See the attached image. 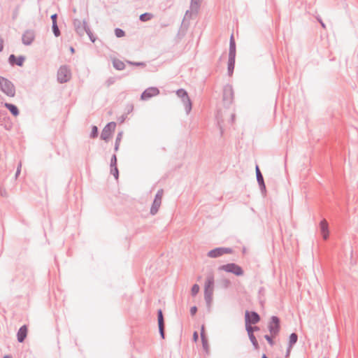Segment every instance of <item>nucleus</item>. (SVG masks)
<instances>
[{
  "mask_svg": "<svg viewBox=\"0 0 358 358\" xmlns=\"http://www.w3.org/2000/svg\"><path fill=\"white\" fill-rule=\"evenodd\" d=\"M0 90L10 97L15 95V87L8 79L0 76Z\"/></svg>",
  "mask_w": 358,
  "mask_h": 358,
  "instance_id": "nucleus-1",
  "label": "nucleus"
},
{
  "mask_svg": "<svg viewBox=\"0 0 358 358\" xmlns=\"http://www.w3.org/2000/svg\"><path fill=\"white\" fill-rule=\"evenodd\" d=\"M218 270L230 273L236 276H242L244 274L243 268L236 263H227L218 267Z\"/></svg>",
  "mask_w": 358,
  "mask_h": 358,
  "instance_id": "nucleus-2",
  "label": "nucleus"
},
{
  "mask_svg": "<svg viewBox=\"0 0 358 358\" xmlns=\"http://www.w3.org/2000/svg\"><path fill=\"white\" fill-rule=\"evenodd\" d=\"M176 95L180 97L185 106V110L187 114H189L192 108V103L188 95L187 92L183 89L180 88L176 90Z\"/></svg>",
  "mask_w": 358,
  "mask_h": 358,
  "instance_id": "nucleus-3",
  "label": "nucleus"
},
{
  "mask_svg": "<svg viewBox=\"0 0 358 358\" xmlns=\"http://www.w3.org/2000/svg\"><path fill=\"white\" fill-rule=\"evenodd\" d=\"M71 78V70L67 65H62L57 71V81L60 84H64L70 80Z\"/></svg>",
  "mask_w": 358,
  "mask_h": 358,
  "instance_id": "nucleus-4",
  "label": "nucleus"
},
{
  "mask_svg": "<svg viewBox=\"0 0 358 358\" xmlns=\"http://www.w3.org/2000/svg\"><path fill=\"white\" fill-rule=\"evenodd\" d=\"M268 329L273 337L278 336L280 331V319L276 315H272L268 322Z\"/></svg>",
  "mask_w": 358,
  "mask_h": 358,
  "instance_id": "nucleus-5",
  "label": "nucleus"
},
{
  "mask_svg": "<svg viewBox=\"0 0 358 358\" xmlns=\"http://www.w3.org/2000/svg\"><path fill=\"white\" fill-rule=\"evenodd\" d=\"M234 250L231 248L217 247L207 252V257L210 258H217L226 254H231Z\"/></svg>",
  "mask_w": 358,
  "mask_h": 358,
  "instance_id": "nucleus-6",
  "label": "nucleus"
},
{
  "mask_svg": "<svg viewBox=\"0 0 358 358\" xmlns=\"http://www.w3.org/2000/svg\"><path fill=\"white\" fill-rule=\"evenodd\" d=\"M116 122H110L107 123L106 125L102 129V131L101 133V139L105 141L106 142H108L110 136H112L113 133L114 132Z\"/></svg>",
  "mask_w": 358,
  "mask_h": 358,
  "instance_id": "nucleus-7",
  "label": "nucleus"
},
{
  "mask_svg": "<svg viewBox=\"0 0 358 358\" xmlns=\"http://www.w3.org/2000/svg\"><path fill=\"white\" fill-rule=\"evenodd\" d=\"M234 99V89L231 85L227 84L223 89V101L225 106L229 107Z\"/></svg>",
  "mask_w": 358,
  "mask_h": 358,
  "instance_id": "nucleus-8",
  "label": "nucleus"
},
{
  "mask_svg": "<svg viewBox=\"0 0 358 358\" xmlns=\"http://www.w3.org/2000/svg\"><path fill=\"white\" fill-rule=\"evenodd\" d=\"M162 195L163 189H160L157 192L150 210V213L152 215H155L157 213L162 203Z\"/></svg>",
  "mask_w": 358,
  "mask_h": 358,
  "instance_id": "nucleus-9",
  "label": "nucleus"
},
{
  "mask_svg": "<svg viewBox=\"0 0 358 358\" xmlns=\"http://www.w3.org/2000/svg\"><path fill=\"white\" fill-rule=\"evenodd\" d=\"M159 92V90L157 87H149L141 93V99L147 101L153 96H157Z\"/></svg>",
  "mask_w": 358,
  "mask_h": 358,
  "instance_id": "nucleus-10",
  "label": "nucleus"
},
{
  "mask_svg": "<svg viewBox=\"0 0 358 358\" xmlns=\"http://www.w3.org/2000/svg\"><path fill=\"white\" fill-rule=\"evenodd\" d=\"M261 320L260 315L254 310H246L245 313V323L256 324Z\"/></svg>",
  "mask_w": 358,
  "mask_h": 358,
  "instance_id": "nucleus-11",
  "label": "nucleus"
},
{
  "mask_svg": "<svg viewBox=\"0 0 358 358\" xmlns=\"http://www.w3.org/2000/svg\"><path fill=\"white\" fill-rule=\"evenodd\" d=\"M157 323L160 337L162 339H165V322L162 309L157 310Z\"/></svg>",
  "mask_w": 358,
  "mask_h": 358,
  "instance_id": "nucleus-12",
  "label": "nucleus"
},
{
  "mask_svg": "<svg viewBox=\"0 0 358 358\" xmlns=\"http://www.w3.org/2000/svg\"><path fill=\"white\" fill-rule=\"evenodd\" d=\"M255 172H256V178L258 185L261 190V193L262 195L265 196L266 194V187L264 182L263 175L259 169V166L257 164L255 166Z\"/></svg>",
  "mask_w": 358,
  "mask_h": 358,
  "instance_id": "nucleus-13",
  "label": "nucleus"
},
{
  "mask_svg": "<svg viewBox=\"0 0 358 358\" xmlns=\"http://www.w3.org/2000/svg\"><path fill=\"white\" fill-rule=\"evenodd\" d=\"M26 57L24 55L15 56L14 54H11L9 55L8 62L9 64L12 66H17L22 67L24 65Z\"/></svg>",
  "mask_w": 358,
  "mask_h": 358,
  "instance_id": "nucleus-14",
  "label": "nucleus"
},
{
  "mask_svg": "<svg viewBox=\"0 0 358 358\" xmlns=\"http://www.w3.org/2000/svg\"><path fill=\"white\" fill-rule=\"evenodd\" d=\"M35 39V32L32 29H27L22 36V42L25 45H30Z\"/></svg>",
  "mask_w": 358,
  "mask_h": 358,
  "instance_id": "nucleus-15",
  "label": "nucleus"
},
{
  "mask_svg": "<svg viewBox=\"0 0 358 358\" xmlns=\"http://www.w3.org/2000/svg\"><path fill=\"white\" fill-rule=\"evenodd\" d=\"M320 230L321 232V234L322 236V238L324 240H327L329 236V224L326 220L323 219L320 222Z\"/></svg>",
  "mask_w": 358,
  "mask_h": 358,
  "instance_id": "nucleus-16",
  "label": "nucleus"
},
{
  "mask_svg": "<svg viewBox=\"0 0 358 358\" xmlns=\"http://www.w3.org/2000/svg\"><path fill=\"white\" fill-rule=\"evenodd\" d=\"M28 332V328L26 324H24L20 327L17 332V339L19 343H23L27 338Z\"/></svg>",
  "mask_w": 358,
  "mask_h": 358,
  "instance_id": "nucleus-17",
  "label": "nucleus"
},
{
  "mask_svg": "<svg viewBox=\"0 0 358 358\" xmlns=\"http://www.w3.org/2000/svg\"><path fill=\"white\" fill-rule=\"evenodd\" d=\"M215 284L214 275L213 273L208 274L204 283V289H213Z\"/></svg>",
  "mask_w": 358,
  "mask_h": 358,
  "instance_id": "nucleus-18",
  "label": "nucleus"
},
{
  "mask_svg": "<svg viewBox=\"0 0 358 358\" xmlns=\"http://www.w3.org/2000/svg\"><path fill=\"white\" fill-rule=\"evenodd\" d=\"M236 56H229L227 62V74L232 76L235 68Z\"/></svg>",
  "mask_w": 358,
  "mask_h": 358,
  "instance_id": "nucleus-19",
  "label": "nucleus"
},
{
  "mask_svg": "<svg viewBox=\"0 0 358 358\" xmlns=\"http://www.w3.org/2000/svg\"><path fill=\"white\" fill-rule=\"evenodd\" d=\"M73 26L75 27V30L76 33L79 36H83L84 34V21L82 22L80 20L78 19H75L73 20Z\"/></svg>",
  "mask_w": 358,
  "mask_h": 358,
  "instance_id": "nucleus-20",
  "label": "nucleus"
},
{
  "mask_svg": "<svg viewBox=\"0 0 358 358\" xmlns=\"http://www.w3.org/2000/svg\"><path fill=\"white\" fill-rule=\"evenodd\" d=\"M4 107L13 115L14 117H17L20 114V110L17 106L11 103L6 102L4 103Z\"/></svg>",
  "mask_w": 358,
  "mask_h": 358,
  "instance_id": "nucleus-21",
  "label": "nucleus"
},
{
  "mask_svg": "<svg viewBox=\"0 0 358 358\" xmlns=\"http://www.w3.org/2000/svg\"><path fill=\"white\" fill-rule=\"evenodd\" d=\"M236 41L234 39V34H232L231 35L230 39H229V56H236Z\"/></svg>",
  "mask_w": 358,
  "mask_h": 358,
  "instance_id": "nucleus-22",
  "label": "nucleus"
},
{
  "mask_svg": "<svg viewBox=\"0 0 358 358\" xmlns=\"http://www.w3.org/2000/svg\"><path fill=\"white\" fill-rule=\"evenodd\" d=\"M84 32H85L92 43H94L96 40V37L94 35L93 32L90 29L87 22L84 20Z\"/></svg>",
  "mask_w": 358,
  "mask_h": 358,
  "instance_id": "nucleus-23",
  "label": "nucleus"
},
{
  "mask_svg": "<svg viewBox=\"0 0 358 358\" xmlns=\"http://www.w3.org/2000/svg\"><path fill=\"white\" fill-rule=\"evenodd\" d=\"M213 289H204V299L208 306H210L213 300Z\"/></svg>",
  "mask_w": 358,
  "mask_h": 358,
  "instance_id": "nucleus-24",
  "label": "nucleus"
},
{
  "mask_svg": "<svg viewBox=\"0 0 358 358\" xmlns=\"http://www.w3.org/2000/svg\"><path fill=\"white\" fill-rule=\"evenodd\" d=\"M113 66L116 70L118 71H122L125 69L124 63L119 59H114L113 60Z\"/></svg>",
  "mask_w": 358,
  "mask_h": 358,
  "instance_id": "nucleus-25",
  "label": "nucleus"
},
{
  "mask_svg": "<svg viewBox=\"0 0 358 358\" xmlns=\"http://www.w3.org/2000/svg\"><path fill=\"white\" fill-rule=\"evenodd\" d=\"M298 334L296 333H292L289 336L288 345L289 348H292L297 343Z\"/></svg>",
  "mask_w": 358,
  "mask_h": 358,
  "instance_id": "nucleus-26",
  "label": "nucleus"
},
{
  "mask_svg": "<svg viewBox=\"0 0 358 358\" xmlns=\"http://www.w3.org/2000/svg\"><path fill=\"white\" fill-rule=\"evenodd\" d=\"M201 343H202V348H203V350L205 354L206 355H209V354H210V345H209V343H208V338H203L202 336Z\"/></svg>",
  "mask_w": 358,
  "mask_h": 358,
  "instance_id": "nucleus-27",
  "label": "nucleus"
},
{
  "mask_svg": "<svg viewBox=\"0 0 358 358\" xmlns=\"http://www.w3.org/2000/svg\"><path fill=\"white\" fill-rule=\"evenodd\" d=\"M154 17V15L151 13H144L140 15L139 20L143 22H145L151 20Z\"/></svg>",
  "mask_w": 358,
  "mask_h": 358,
  "instance_id": "nucleus-28",
  "label": "nucleus"
},
{
  "mask_svg": "<svg viewBox=\"0 0 358 358\" xmlns=\"http://www.w3.org/2000/svg\"><path fill=\"white\" fill-rule=\"evenodd\" d=\"M195 13V11H192V9H191V10H187V11H186L185 15V17H184V19H183V21H182V24H183L184 21H185V19L186 17H189V18H190V17H192V13ZM182 25H181V27H182ZM180 29H182V27H181ZM185 31H182V30H181V29H180V30H179V31H178V36L180 38V37L184 36H185Z\"/></svg>",
  "mask_w": 358,
  "mask_h": 358,
  "instance_id": "nucleus-29",
  "label": "nucleus"
},
{
  "mask_svg": "<svg viewBox=\"0 0 358 358\" xmlns=\"http://www.w3.org/2000/svg\"><path fill=\"white\" fill-rule=\"evenodd\" d=\"M122 135H123V131H119L117 133V134L115 142V145H114V151L115 152H117L118 150H119L120 143V141L122 140Z\"/></svg>",
  "mask_w": 358,
  "mask_h": 358,
  "instance_id": "nucleus-30",
  "label": "nucleus"
},
{
  "mask_svg": "<svg viewBox=\"0 0 358 358\" xmlns=\"http://www.w3.org/2000/svg\"><path fill=\"white\" fill-rule=\"evenodd\" d=\"M201 1V0H191L190 8L192 10V11H195L196 13H198Z\"/></svg>",
  "mask_w": 358,
  "mask_h": 358,
  "instance_id": "nucleus-31",
  "label": "nucleus"
},
{
  "mask_svg": "<svg viewBox=\"0 0 358 358\" xmlns=\"http://www.w3.org/2000/svg\"><path fill=\"white\" fill-rule=\"evenodd\" d=\"M266 289L264 287H260L258 289V299L260 303H264V296Z\"/></svg>",
  "mask_w": 358,
  "mask_h": 358,
  "instance_id": "nucleus-32",
  "label": "nucleus"
},
{
  "mask_svg": "<svg viewBox=\"0 0 358 358\" xmlns=\"http://www.w3.org/2000/svg\"><path fill=\"white\" fill-rule=\"evenodd\" d=\"M99 134V129L96 125L92 126V131L90 134V138H96L98 137Z\"/></svg>",
  "mask_w": 358,
  "mask_h": 358,
  "instance_id": "nucleus-33",
  "label": "nucleus"
},
{
  "mask_svg": "<svg viewBox=\"0 0 358 358\" xmlns=\"http://www.w3.org/2000/svg\"><path fill=\"white\" fill-rule=\"evenodd\" d=\"M52 31L55 37H59L61 35V31L59 29L57 23L52 24Z\"/></svg>",
  "mask_w": 358,
  "mask_h": 358,
  "instance_id": "nucleus-34",
  "label": "nucleus"
},
{
  "mask_svg": "<svg viewBox=\"0 0 358 358\" xmlns=\"http://www.w3.org/2000/svg\"><path fill=\"white\" fill-rule=\"evenodd\" d=\"M200 290V287L198 284L195 283L192 286L191 288V294L192 296H195L198 294Z\"/></svg>",
  "mask_w": 358,
  "mask_h": 358,
  "instance_id": "nucleus-35",
  "label": "nucleus"
},
{
  "mask_svg": "<svg viewBox=\"0 0 358 358\" xmlns=\"http://www.w3.org/2000/svg\"><path fill=\"white\" fill-rule=\"evenodd\" d=\"M249 339H250V342L252 343V345L254 349L259 350V345L258 341H257L255 336L254 335V336H250Z\"/></svg>",
  "mask_w": 358,
  "mask_h": 358,
  "instance_id": "nucleus-36",
  "label": "nucleus"
},
{
  "mask_svg": "<svg viewBox=\"0 0 358 358\" xmlns=\"http://www.w3.org/2000/svg\"><path fill=\"white\" fill-rule=\"evenodd\" d=\"M114 32L117 38H122L125 36V31L120 28H115Z\"/></svg>",
  "mask_w": 358,
  "mask_h": 358,
  "instance_id": "nucleus-37",
  "label": "nucleus"
},
{
  "mask_svg": "<svg viewBox=\"0 0 358 358\" xmlns=\"http://www.w3.org/2000/svg\"><path fill=\"white\" fill-rule=\"evenodd\" d=\"M110 173L114 176L115 179H118L119 178V170L117 166H110Z\"/></svg>",
  "mask_w": 358,
  "mask_h": 358,
  "instance_id": "nucleus-38",
  "label": "nucleus"
},
{
  "mask_svg": "<svg viewBox=\"0 0 358 358\" xmlns=\"http://www.w3.org/2000/svg\"><path fill=\"white\" fill-rule=\"evenodd\" d=\"M126 62L127 64H129L131 66H141V67L145 66V63H144L143 62H132V61H129V60H127Z\"/></svg>",
  "mask_w": 358,
  "mask_h": 358,
  "instance_id": "nucleus-39",
  "label": "nucleus"
},
{
  "mask_svg": "<svg viewBox=\"0 0 358 358\" xmlns=\"http://www.w3.org/2000/svg\"><path fill=\"white\" fill-rule=\"evenodd\" d=\"M245 324V329L248 332V337L254 336L253 328L251 327V324Z\"/></svg>",
  "mask_w": 358,
  "mask_h": 358,
  "instance_id": "nucleus-40",
  "label": "nucleus"
},
{
  "mask_svg": "<svg viewBox=\"0 0 358 358\" xmlns=\"http://www.w3.org/2000/svg\"><path fill=\"white\" fill-rule=\"evenodd\" d=\"M273 336L271 334V335H268V334L264 335V338L266 340V341L271 346H273L275 345V341H273Z\"/></svg>",
  "mask_w": 358,
  "mask_h": 358,
  "instance_id": "nucleus-41",
  "label": "nucleus"
},
{
  "mask_svg": "<svg viewBox=\"0 0 358 358\" xmlns=\"http://www.w3.org/2000/svg\"><path fill=\"white\" fill-rule=\"evenodd\" d=\"M110 166H117V158L116 154H113L110 158Z\"/></svg>",
  "mask_w": 358,
  "mask_h": 358,
  "instance_id": "nucleus-42",
  "label": "nucleus"
},
{
  "mask_svg": "<svg viewBox=\"0 0 358 358\" xmlns=\"http://www.w3.org/2000/svg\"><path fill=\"white\" fill-rule=\"evenodd\" d=\"M116 81V78L115 77H110L108 78L105 84L107 87H110V85H113Z\"/></svg>",
  "mask_w": 358,
  "mask_h": 358,
  "instance_id": "nucleus-43",
  "label": "nucleus"
},
{
  "mask_svg": "<svg viewBox=\"0 0 358 358\" xmlns=\"http://www.w3.org/2000/svg\"><path fill=\"white\" fill-rule=\"evenodd\" d=\"M200 336H201V339H202V336L203 338H207L204 324H202L201 327Z\"/></svg>",
  "mask_w": 358,
  "mask_h": 358,
  "instance_id": "nucleus-44",
  "label": "nucleus"
},
{
  "mask_svg": "<svg viewBox=\"0 0 358 358\" xmlns=\"http://www.w3.org/2000/svg\"><path fill=\"white\" fill-rule=\"evenodd\" d=\"M198 308L196 306H193L190 308L189 313L192 316H194L197 313Z\"/></svg>",
  "mask_w": 358,
  "mask_h": 358,
  "instance_id": "nucleus-45",
  "label": "nucleus"
},
{
  "mask_svg": "<svg viewBox=\"0 0 358 358\" xmlns=\"http://www.w3.org/2000/svg\"><path fill=\"white\" fill-rule=\"evenodd\" d=\"M222 285L224 288H228L231 285V281L229 279L224 278L222 280Z\"/></svg>",
  "mask_w": 358,
  "mask_h": 358,
  "instance_id": "nucleus-46",
  "label": "nucleus"
},
{
  "mask_svg": "<svg viewBox=\"0 0 358 358\" xmlns=\"http://www.w3.org/2000/svg\"><path fill=\"white\" fill-rule=\"evenodd\" d=\"M18 13H19V6H17L14 10L13 11V16H12V18L13 20H15L17 16H18Z\"/></svg>",
  "mask_w": 358,
  "mask_h": 358,
  "instance_id": "nucleus-47",
  "label": "nucleus"
},
{
  "mask_svg": "<svg viewBox=\"0 0 358 358\" xmlns=\"http://www.w3.org/2000/svg\"><path fill=\"white\" fill-rule=\"evenodd\" d=\"M127 118V113H125L118 117V121L120 123H123L126 120Z\"/></svg>",
  "mask_w": 358,
  "mask_h": 358,
  "instance_id": "nucleus-48",
  "label": "nucleus"
},
{
  "mask_svg": "<svg viewBox=\"0 0 358 358\" xmlns=\"http://www.w3.org/2000/svg\"><path fill=\"white\" fill-rule=\"evenodd\" d=\"M21 167H22V164L21 163H20L17 167V170H16V172H15V178H17L18 176H20V173H21Z\"/></svg>",
  "mask_w": 358,
  "mask_h": 358,
  "instance_id": "nucleus-49",
  "label": "nucleus"
},
{
  "mask_svg": "<svg viewBox=\"0 0 358 358\" xmlns=\"http://www.w3.org/2000/svg\"><path fill=\"white\" fill-rule=\"evenodd\" d=\"M192 341L194 343H197L199 341V334L196 331H194L192 335Z\"/></svg>",
  "mask_w": 358,
  "mask_h": 358,
  "instance_id": "nucleus-50",
  "label": "nucleus"
},
{
  "mask_svg": "<svg viewBox=\"0 0 358 358\" xmlns=\"http://www.w3.org/2000/svg\"><path fill=\"white\" fill-rule=\"evenodd\" d=\"M58 15L57 13H54L50 16V19L52 20V24L57 23Z\"/></svg>",
  "mask_w": 358,
  "mask_h": 358,
  "instance_id": "nucleus-51",
  "label": "nucleus"
},
{
  "mask_svg": "<svg viewBox=\"0 0 358 358\" xmlns=\"http://www.w3.org/2000/svg\"><path fill=\"white\" fill-rule=\"evenodd\" d=\"M133 109H134V106L132 104L127 105L126 113H127V115L129 114L130 113L132 112Z\"/></svg>",
  "mask_w": 358,
  "mask_h": 358,
  "instance_id": "nucleus-52",
  "label": "nucleus"
},
{
  "mask_svg": "<svg viewBox=\"0 0 358 358\" xmlns=\"http://www.w3.org/2000/svg\"><path fill=\"white\" fill-rule=\"evenodd\" d=\"M317 21L320 23L321 26L323 27V28H325L326 27V25L323 22L322 18L320 17H317Z\"/></svg>",
  "mask_w": 358,
  "mask_h": 358,
  "instance_id": "nucleus-53",
  "label": "nucleus"
},
{
  "mask_svg": "<svg viewBox=\"0 0 358 358\" xmlns=\"http://www.w3.org/2000/svg\"><path fill=\"white\" fill-rule=\"evenodd\" d=\"M0 195L2 196H6V191L5 189H3L0 187Z\"/></svg>",
  "mask_w": 358,
  "mask_h": 358,
  "instance_id": "nucleus-54",
  "label": "nucleus"
},
{
  "mask_svg": "<svg viewBox=\"0 0 358 358\" xmlns=\"http://www.w3.org/2000/svg\"><path fill=\"white\" fill-rule=\"evenodd\" d=\"M3 50V40L0 38V52Z\"/></svg>",
  "mask_w": 358,
  "mask_h": 358,
  "instance_id": "nucleus-55",
  "label": "nucleus"
},
{
  "mask_svg": "<svg viewBox=\"0 0 358 358\" xmlns=\"http://www.w3.org/2000/svg\"><path fill=\"white\" fill-rule=\"evenodd\" d=\"M291 350H292V348H289V345H287V348L286 354H285V357H287L288 356H289Z\"/></svg>",
  "mask_w": 358,
  "mask_h": 358,
  "instance_id": "nucleus-56",
  "label": "nucleus"
},
{
  "mask_svg": "<svg viewBox=\"0 0 358 358\" xmlns=\"http://www.w3.org/2000/svg\"><path fill=\"white\" fill-rule=\"evenodd\" d=\"M69 50H70L71 54L75 53V48L73 46H70Z\"/></svg>",
  "mask_w": 358,
  "mask_h": 358,
  "instance_id": "nucleus-57",
  "label": "nucleus"
},
{
  "mask_svg": "<svg viewBox=\"0 0 358 358\" xmlns=\"http://www.w3.org/2000/svg\"><path fill=\"white\" fill-rule=\"evenodd\" d=\"M252 328H253V332H254V331H259V329H259V327L258 326H255V327H253Z\"/></svg>",
  "mask_w": 358,
  "mask_h": 358,
  "instance_id": "nucleus-58",
  "label": "nucleus"
},
{
  "mask_svg": "<svg viewBox=\"0 0 358 358\" xmlns=\"http://www.w3.org/2000/svg\"><path fill=\"white\" fill-rule=\"evenodd\" d=\"M3 358H13V356L11 355H6Z\"/></svg>",
  "mask_w": 358,
  "mask_h": 358,
  "instance_id": "nucleus-59",
  "label": "nucleus"
},
{
  "mask_svg": "<svg viewBox=\"0 0 358 358\" xmlns=\"http://www.w3.org/2000/svg\"><path fill=\"white\" fill-rule=\"evenodd\" d=\"M262 358H268L266 354H263Z\"/></svg>",
  "mask_w": 358,
  "mask_h": 358,
  "instance_id": "nucleus-60",
  "label": "nucleus"
},
{
  "mask_svg": "<svg viewBox=\"0 0 358 358\" xmlns=\"http://www.w3.org/2000/svg\"><path fill=\"white\" fill-rule=\"evenodd\" d=\"M166 26H167V25H166V24H162V27H166Z\"/></svg>",
  "mask_w": 358,
  "mask_h": 358,
  "instance_id": "nucleus-61",
  "label": "nucleus"
},
{
  "mask_svg": "<svg viewBox=\"0 0 358 358\" xmlns=\"http://www.w3.org/2000/svg\"><path fill=\"white\" fill-rule=\"evenodd\" d=\"M199 358H201V357H199Z\"/></svg>",
  "mask_w": 358,
  "mask_h": 358,
  "instance_id": "nucleus-62",
  "label": "nucleus"
}]
</instances>
